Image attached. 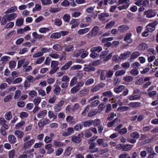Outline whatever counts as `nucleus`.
Returning a JSON list of instances; mask_svg holds the SVG:
<instances>
[{
    "instance_id": "13d9d810",
    "label": "nucleus",
    "mask_w": 158,
    "mask_h": 158,
    "mask_svg": "<svg viewBox=\"0 0 158 158\" xmlns=\"http://www.w3.org/2000/svg\"><path fill=\"white\" fill-rule=\"evenodd\" d=\"M130 73L132 75L135 76L139 74V71L137 69H133L131 71Z\"/></svg>"
},
{
    "instance_id": "052dcab7",
    "label": "nucleus",
    "mask_w": 158,
    "mask_h": 158,
    "mask_svg": "<svg viewBox=\"0 0 158 158\" xmlns=\"http://www.w3.org/2000/svg\"><path fill=\"white\" fill-rule=\"evenodd\" d=\"M69 5V3L68 1L65 0L61 4V5L64 7L68 6Z\"/></svg>"
},
{
    "instance_id": "cd10ccee",
    "label": "nucleus",
    "mask_w": 158,
    "mask_h": 158,
    "mask_svg": "<svg viewBox=\"0 0 158 158\" xmlns=\"http://www.w3.org/2000/svg\"><path fill=\"white\" fill-rule=\"evenodd\" d=\"M130 108L127 106H120L118 107L117 109V111L119 112H123L129 110Z\"/></svg>"
},
{
    "instance_id": "ea45409f",
    "label": "nucleus",
    "mask_w": 158,
    "mask_h": 158,
    "mask_svg": "<svg viewBox=\"0 0 158 158\" xmlns=\"http://www.w3.org/2000/svg\"><path fill=\"white\" fill-rule=\"evenodd\" d=\"M53 49L57 51H60L61 50V46L58 44H55L53 46Z\"/></svg>"
},
{
    "instance_id": "69168bd1",
    "label": "nucleus",
    "mask_w": 158,
    "mask_h": 158,
    "mask_svg": "<svg viewBox=\"0 0 158 158\" xmlns=\"http://www.w3.org/2000/svg\"><path fill=\"white\" fill-rule=\"evenodd\" d=\"M39 94L41 95L42 97H44L45 96L46 93L45 91L41 89L38 90Z\"/></svg>"
},
{
    "instance_id": "a211bd4d",
    "label": "nucleus",
    "mask_w": 158,
    "mask_h": 158,
    "mask_svg": "<svg viewBox=\"0 0 158 158\" xmlns=\"http://www.w3.org/2000/svg\"><path fill=\"white\" fill-rule=\"evenodd\" d=\"M124 89V86L123 85H119L116 87L114 89V91L117 93H119L121 92Z\"/></svg>"
},
{
    "instance_id": "ddd939ff",
    "label": "nucleus",
    "mask_w": 158,
    "mask_h": 158,
    "mask_svg": "<svg viewBox=\"0 0 158 158\" xmlns=\"http://www.w3.org/2000/svg\"><path fill=\"white\" fill-rule=\"evenodd\" d=\"M131 54V52L129 51H127L124 53L121 54L119 56V58L120 60H123L128 57Z\"/></svg>"
},
{
    "instance_id": "de8ad7c7",
    "label": "nucleus",
    "mask_w": 158,
    "mask_h": 158,
    "mask_svg": "<svg viewBox=\"0 0 158 158\" xmlns=\"http://www.w3.org/2000/svg\"><path fill=\"white\" fill-rule=\"evenodd\" d=\"M25 123V122L24 121H21V122L16 124L15 126V128L16 129H19Z\"/></svg>"
},
{
    "instance_id": "5701e85b",
    "label": "nucleus",
    "mask_w": 158,
    "mask_h": 158,
    "mask_svg": "<svg viewBox=\"0 0 158 158\" xmlns=\"http://www.w3.org/2000/svg\"><path fill=\"white\" fill-rule=\"evenodd\" d=\"M102 50V48L101 47L98 46L93 47L91 48V52H100Z\"/></svg>"
},
{
    "instance_id": "423d86ee",
    "label": "nucleus",
    "mask_w": 158,
    "mask_h": 158,
    "mask_svg": "<svg viewBox=\"0 0 158 158\" xmlns=\"http://www.w3.org/2000/svg\"><path fill=\"white\" fill-rule=\"evenodd\" d=\"M83 136L82 134H79L77 136H73L72 140L76 143H79L81 140V138Z\"/></svg>"
},
{
    "instance_id": "f704fd0d",
    "label": "nucleus",
    "mask_w": 158,
    "mask_h": 158,
    "mask_svg": "<svg viewBox=\"0 0 158 158\" xmlns=\"http://www.w3.org/2000/svg\"><path fill=\"white\" fill-rule=\"evenodd\" d=\"M80 108V106L78 103L74 104L72 107H71V110L73 112H75L78 110Z\"/></svg>"
},
{
    "instance_id": "c756f323",
    "label": "nucleus",
    "mask_w": 158,
    "mask_h": 158,
    "mask_svg": "<svg viewBox=\"0 0 158 158\" xmlns=\"http://www.w3.org/2000/svg\"><path fill=\"white\" fill-rule=\"evenodd\" d=\"M15 135L18 136V137L21 138L24 135L23 133L20 130H16L15 132Z\"/></svg>"
},
{
    "instance_id": "473e14b6",
    "label": "nucleus",
    "mask_w": 158,
    "mask_h": 158,
    "mask_svg": "<svg viewBox=\"0 0 158 158\" xmlns=\"http://www.w3.org/2000/svg\"><path fill=\"white\" fill-rule=\"evenodd\" d=\"M131 136L135 139L138 138L139 136V134L137 131H134L130 134Z\"/></svg>"
},
{
    "instance_id": "09e8293b",
    "label": "nucleus",
    "mask_w": 158,
    "mask_h": 158,
    "mask_svg": "<svg viewBox=\"0 0 158 158\" xmlns=\"http://www.w3.org/2000/svg\"><path fill=\"white\" fill-rule=\"evenodd\" d=\"M81 50H82L83 52H81V57L82 58H84L87 56L88 54V52L87 51H85L84 49H82Z\"/></svg>"
},
{
    "instance_id": "f257e3e1",
    "label": "nucleus",
    "mask_w": 158,
    "mask_h": 158,
    "mask_svg": "<svg viewBox=\"0 0 158 158\" xmlns=\"http://www.w3.org/2000/svg\"><path fill=\"white\" fill-rule=\"evenodd\" d=\"M130 0H119L118 3L120 4H124L122 6L118 7L119 10L127 9L129 6Z\"/></svg>"
},
{
    "instance_id": "dca6fc26",
    "label": "nucleus",
    "mask_w": 158,
    "mask_h": 158,
    "mask_svg": "<svg viewBox=\"0 0 158 158\" xmlns=\"http://www.w3.org/2000/svg\"><path fill=\"white\" fill-rule=\"evenodd\" d=\"M89 91L88 89H85L80 91L78 94L80 97L84 96L88 93Z\"/></svg>"
},
{
    "instance_id": "bb28decb",
    "label": "nucleus",
    "mask_w": 158,
    "mask_h": 158,
    "mask_svg": "<svg viewBox=\"0 0 158 158\" xmlns=\"http://www.w3.org/2000/svg\"><path fill=\"white\" fill-rule=\"evenodd\" d=\"M7 16H8L6 15L3 17L1 22V23L2 25H5L7 21H9L8 18Z\"/></svg>"
},
{
    "instance_id": "6ab92c4d",
    "label": "nucleus",
    "mask_w": 158,
    "mask_h": 158,
    "mask_svg": "<svg viewBox=\"0 0 158 158\" xmlns=\"http://www.w3.org/2000/svg\"><path fill=\"white\" fill-rule=\"evenodd\" d=\"M141 105V103L139 102H132L129 103L128 106L130 107L133 108H136L140 107Z\"/></svg>"
},
{
    "instance_id": "9d476101",
    "label": "nucleus",
    "mask_w": 158,
    "mask_h": 158,
    "mask_svg": "<svg viewBox=\"0 0 158 158\" xmlns=\"http://www.w3.org/2000/svg\"><path fill=\"white\" fill-rule=\"evenodd\" d=\"M84 70L86 72H91L95 70V68L91 66L90 64L84 65Z\"/></svg>"
},
{
    "instance_id": "2f4dec72",
    "label": "nucleus",
    "mask_w": 158,
    "mask_h": 158,
    "mask_svg": "<svg viewBox=\"0 0 158 158\" xmlns=\"http://www.w3.org/2000/svg\"><path fill=\"white\" fill-rule=\"evenodd\" d=\"M48 116L50 118H53L54 119H56L57 118V115L54 114L51 110L49 111L48 112Z\"/></svg>"
},
{
    "instance_id": "8fccbe9b",
    "label": "nucleus",
    "mask_w": 158,
    "mask_h": 158,
    "mask_svg": "<svg viewBox=\"0 0 158 158\" xmlns=\"http://www.w3.org/2000/svg\"><path fill=\"white\" fill-rule=\"evenodd\" d=\"M80 89L75 86L71 89L70 92L71 94H74L77 92Z\"/></svg>"
},
{
    "instance_id": "338daca9",
    "label": "nucleus",
    "mask_w": 158,
    "mask_h": 158,
    "mask_svg": "<svg viewBox=\"0 0 158 158\" xmlns=\"http://www.w3.org/2000/svg\"><path fill=\"white\" fill-rule=\"evenodd\" d=\"M25 61V59H23L20 60L18 61L17 68H20L22 66V64Z\"/></svg>"
},
{
    "instance_id": "79ce46f5",
    "label": "nucleus",
    "mask_w": 158,
    "mask_h": 158,
    "mask_svg": "<svg viewBox=\"0 0 158 158\" xmlns=\"http://www.w3.org/2000/svg\"><path fill=\"white\" fill-rule=\"evenodd\" d=\"M77 78L76 77H74L71 80L70 85V86H73L74 85L77 83Z\"/></svg>"
},
{
    "instance_id": "6e6d98bb",
    "label": "nucleus",
    "mask_w": 158,
    "mask_h": 158,
    "mask_svg": "<svg viewBox=\"0 0 158 158\" xmlns=\"http://www.w3.org/2000/svg\"><path fill=\"white\" fill-rule=\"evenodd\" d=\"M105 71L103 70H102L100 76V78L101 80H104L106 79V76H105Z\"/></svg>"
},
{
    "instance_id": "a18cd8bd",
    "label": "nucleus",
    "mask_w": 158,
    "mask_h": 158,
    "mask_svg": "<svg viewBox=\"0 0 158 158\" xmlns=\"http://www.w3.org/2000/svg\"><path fill=\"white\" fill-rule=\"evenodd\" d=\"M54 145L56 147H62L63 146V143L59 141L55 140L54 142Z\"/></svg>"
},
{
    "instance_id": "603ef678",
    "label": "nucleus",
    "mask_w": 158,
    "mask_h": 158,
    "mask_svg": "<svg viewBox=\"0 0 158 158\" xmlns=\"http://www.w3.org/2000/svg\"><path fill=\"white\" fill-rule=\"evenodd\" d=\"M15 151L12 150L9 152V158H14L15 156Z\"/></svg>"
},
{
    "instance_id": "4d7b16f0",
    "label": "nucleus",
    "mask_w": 158,
    "mask_h": 158,
    "mask_svg": "<svg viewBox=\"0 0 158 158\" xmlns=\"http://www.w3.org/2000/svg\"><path fill=\"white\" fill-rule=\"evenodd\" d=\"M21 94V91L19 90H17L14 96V98L15 99H18Z\"/></svg>"
},
{
    "instance_id": "7ed1b4c3",
    "label": "nucleus",
    "mask_w": 158,
    "mask_h": 158,
    "mask_svg": "<svg viewBox=\"0 0 158 158\" xmlns=\"http://www.w3.org/2000/svg\"><path fill=\"white\" fill-rule=\"evenodd\" d=\"M50 123V120L47 118H43L38 123L39 127L40 128Z\"/></svg>"
},
{
    "instance_id": "393cba45",
    "label": "nucleus",
    "mask_w": 158,
    "mask_h": 158,
    "mask_svg": "<svg viewBox=\"0 0 158 158\" xmlns=\"http://www.w3.org/2000/svg\"><path fill=\"white\" fill-rule=\"evenodd\" d=\"M9 19V21H11L16 18L17 14L13 13L10 14H7Z\"/></svg>"
},
{
    "instance_id": "a19ab883",
    "label": "nucleus",
    "mask_w": 158,
    "mask_h": 158,
    "mask_svg": "<svg viewBox=\"0 0 158 158\" xmlns=\"http://www.w3.org/2000/svg\"><path fill=\"white\" fill-rule=\"evenodd\" d=\"M140 55V53L138 52H133L131 55V58L133 59L137 58Z\"/></svg>"
},
{
    "instance_id": "bf43d9fd",
    "label": "nucleus",
    "mask_w": 158,
    "mask_h": 158,
    "mask_svg": "<svg viewBox=\"0 0 158 158\" xmlns=\"http://www.w3.org/2000/svg\"><path fill=\"white\" fill-rule=\"evenodd\" d=\"M63 149L62 148H58L56 151V156L60 155L63 152Z\"/></svg>"
},
{
    "instance_id": "1a4fd4ad",
    "label": "nucleus",
    "mask_w": 158,
    "mask_h": 158,
    "mask_svg": "<svg viewBox=\"0 0 158 158\" xmlns=\"http://www.w3.org/2000/svg\"><path fill=\"white\" fill-rule=\"evenodd\" d=\"M34 142L35 140L34 139H32L26 142L24 144L23 147L25 149L29 148L31 147Z\"/></svg>"
},
{
    "instance_id": "c85d7f7f",
    "label": "nucleus",
    "mask_w": 158,
    "mask_h": 158,
    "mask_svg": "<svg viewBox=\"0 0 158 158\" xmlns=\"http://www.w3.org/2000/svg\"><path fill=\"white\" fill-rule=\"evenodd\" d=\"M89 30V29L87 28L80 29L78 31V33L79 35H82L88 32Z\"/></svg>"
},
{
    "instance_id": "4c0bfd02",
    "label": "nucleus",
    "mask_w": 158,
    "mask_h": 158,
    "mask_svg": "<svg viewBox=\"0 0 158 158\" xmlns=\"http://www.w3.org/2000/svg\"><path fill=\"white\" fill-rule=\"evenodd\" d=\"M148 48L147 44L144 43L141 44L139 46V48L140 50H144Z\"/></svg>"
},
{
    "instance_id": "f3484780",
    "label": "nucleus",
    "mask_w": 158,
    "mask_h": 158,
    "mask_svg": "<svg viewBox=\"0 0 158 158\" xmlns=\"http://www.w3.org/2000/svg\"><path fill=\"white\" fill-rule=\"evenodd\" d=\"M8 140L9 142L11 144L15 143L16 141V137L13 135H10L8 136Z\"/></svg>"
},
{
    "instance_id": "2eb2a0df",
    "label": "nucleus",
    "mask_w": 158,
    "mask_h": 158,
    "mask_svg": "<svg viewBox=\"0 0 158 158\" xmlns=\"http://www.w3.org/2000/svg\"><path fill=\"white\" fill-rule=\"evenodd\" d=\"M133 147V145L128 144L123 145L122 151H128L131 150Z\"/></svg>"
},
{
    "instance_id": "4468645a",
    "label": "nucleus",
    "mask_w": 158,
    "mask_h": 158,
    "mask_svg": "<svg viewBox=\"0 0 158 158\" xmlns=\"http://www.w3.org/2000/svg\"><path fill=\"white\" fill-rule=\"evenodd\" d=\"M47 114V110H40L37 114V116L38 118H42L45 117Z\"/></svg>"
},
{
    "instance_id": "f8f14e48",
    "label": "nucleus",
    "mask_w": 158,
    "mask_h": 158,
    "mask_svg": "<svg viewBox=\"0 0 158 158\" xmlns=\"http://www.w3.org/2000/svg\"><path fill=\"white\" fill-rule=\"evenodd\" d=\"M156 13L153 11V10H147L145 12V15L148 18H151L155 16Z\"/></svg>"
},
{
    "instance_id": "7c9ffc66",
    "label": "nucleus",
    "mask_w": 158,
    "mask_h": 158,
    "mask_svg": "<svg viewBox=\"0 0 158 158\" xmlns=\"http://www.w3.org/2000/svg\"><path fill=\"white\" fill-rule=\"evenodd\" d=\"M59 64V62L56 61H52L51 62V66L52 68L59 69V68L58 66Z\"/></svg>"
},
{
    "instance_id": "20e7f679",
    "label": "nucleus",
    "mask_w": 158,
    "mask_h": 158,
    "mask_svg": "<svg viewBox=\"0 0 158 158\" xmlns=\"http://www.w3.org/2000/svg\"><path fill=\"white\" fill-rule=\"evenodd\" d=\"M96 146L95 143H93L89 145V152L91 153H93L97 152L98 151V148H95Z\"/></svg>"
},
{
    "instance_id": "412c9836",
    "label": "nucleus",
    "mask_w": 158,
    "mask_h": 158,
    "mask_svg": "<svg viewBox=\"0 0 158 158\" xmlns=\"http://www.w3.org/2000/svg\"><path fill=\"white\" fill-rule=\"evenodd\" d=\"M140 98V96L137 95H133L129 96L128 99L130 100H134L139 99Z\"/></svg>"
},
{
    "instance_id": "39448f33",
    "label": "nucleus",
    "mask_w": 158,
    "mask_h": 158,
    "mask_svg": "<svg viewBox=\"0 0 158 158\" xmlns=\"http://www.w3.org/2000/svg\"><path fill=\"white\" fill-rule=\"evenodd\" d=\"M74 132L73 128L69 127L67 129V131H64L62 133V136L65 137L70 135Z\"/></svg>"
},
{
    "instance_id": "e2e57ef3",
    "label": "nucleus",
    "mask_w": 158,
    "mask_h": 158,
    "mask_svg": "<svg viewBox=\"0 0 158 158\" xmlns=\"http://www.w3.org/2000/svg\"><path fill=\"white\" fill-rule=\"evenodd\" d=\"M92 121H88L83 123V125L85 127H89L93 124Z\"/></svg>"
},
{
    "instance_id": "774afa93",
    "label": "nucleus",
    "mask_w": 158,
    "mask_h": 158,
    "mask_svg": "<svg viewBox=\"0 0 158 158\" xmlns=\"http://www.w3.org/2000/svg\"><path fill=\"white\" fill-rule=\"evenodd\" d=\"M73 149L72 147H69L65 151V154L67 156H69L71 153V151Z\"/></svg>"
},
{
    "instance_id": "4be33fe9",
    "label": "nucleus",
    "mask_w": 158,
    "mask_h": 158,
    "mask_svg": "<svg viewBox=\"0 0 158 158\" xmlns=\"http://www.w3.org/2000/svg\"><path fill=\"white\" fill-rule=\"evenodd\" d=\"M72 63V62L71 61H69L68 62L62 66L61 68V70H65L67 69L71 65Z\"/></svg>"
},
{
    "instance_id": "0eeeda50",
    "label": "nucleus",
    "mask_w": 158,
    "mask_h": 158,
    "mask_svg": "<svg viewBox=\"0 0 158 158\" xmlns=\"http://www.w3.org/2000/svg\"><path fill=\"white\" fill-rule=\"evenodd\" d=\"M132 35V34L130 33L126 34L124 37V41L129 43H132L133 41V40L131 38Z\"/></svg>"
},
{
    "instance_id": "9b49d317",
    "label": "nucleus",
    "mask_w": 158,
    "mask_h": 158,
    "mask_svg": "<svg viewBox=\"0 0 158 158\" xmlns=\"http://www.w3.org/2000/svg\"><path fill=\"white\" fill-rule=\"evenodd\" d=\"M105 139H98L97 141L98 144L103 147H106L108 145L107 143L104 142Z\"/></svg>"
},
{
    "instance_id": "b1692460",
    "label": "nucleus",
    "mask_w": 158,
    "mask_h": 158,
    "mask_svg": "<svg viewBox=\"0 0 158 158\" xmlns=\"http://www.w3.org/2000/svg\"><path fill=\"white\" fill-rule=\"evenodd\" d=\"M40 77L37 76L34 79L33 77L31 75H28L27 77V79L29 81L30 83H33L34 82V80L39 79Z\"/></svg>"
},
{
    "instance_id": "864d4df0",
    "label": "nucleus",
    "mask_w": 158,
    "mask_h": 158,
    "mask_svg": "<svg viewBox=\"0 0 158 158\" xmlns=\"http://www.w3.org/2000/svg\"><path fill=\"white\" fill-rule=\"evenodd\" d=\"M10 59L9 56H4L2 57L1 59V60L2 62L3 63H5Z\"/></svg>"
},
{
    "instance_id": "a878e982",
    "label": "nucleus",
    "mask_w": 158,
    "mask_h": 158,
    "mask_svg": "<svg viewBox=\"0 0 158 158\" xmlns=\"http://www.w3.org/2000/svg\"><path fill=\"white\" fill-rule=\"evenodd\" d=\"M23 19L21 17L18 19L16 21V25L20 27L23 24Z\"/></svg>"
},
{
    "instance_id": "5fc2aeb1",
    "label": "nucleus",
    "mask_w": 158,
    "mask_h": 158,
    "mask_svg": "<svg viewBox=\"0 0 158 158\" xmlns=\"http://www.w3.org/2000/svg\"><path fill=\"white\" fill-rule=\"evenodd\" d=\"M116 116V114H114L113 112H111L108 116L107 119L108 120H111L114 118V116Z\"/></svg>"
},
{
    "instance_id": "c9c22d12",
    "label": "nucleus",
    "mask_w": 158,
    "mask_h": 158,
    "mask_svg": "<svg viewBox=\"0 0 158 158\" xmlns=\"http://www.w3.org/2000/svg\"><path fill=\"white\" fill-rule=\"evenodd\" d=\"M109 15L108 13H102L99 15V19L100 20H103L106 17L109 16Z\"/></svg>"
},
{
    "instance_id": "0e129e2a",
    "label": "nucleus",
    "mask_w": 158,
    "mask_h": 158,
    "mask_svg": "<svg viewBox=\"0 0 158 158\" xmlns=\"http://www.w3.org/2000/svg\"><path fill=\"white\" fill-rule=\"evenodd\" d=\"M12 118L11 112L10 111L7 112L5 115V118L6 120H10Z\"/></svg>"
},
{
    "instance_id": "72a5a7b5",
    "label": "nucleus",
    "mask_w": 158,
    "mask_h": 158,
    "mask_svg": "<svg viewBox=\"0 0 158 158\" xmlns=\"http://www.w3.org/2000/svg\"><path fill=\"white\" fill-rule=\"evenodd\" d=\"M126 73V71L124 70H118L116 72L115 75L116 76H120L124 75Z\"/></svg>"
},
{
    "instance_id": "c03bdc74",
    "label": "nucleus",
    "mask_w": 158,
    "mask_h": 158,
    "mask_svg": "<svg viewBox=\"0 0 158 158\" xmlns=\"http://www.w3.org/2000/svg\"><path fill=\"white\" fill-rule=\"evenodd\" d=\"M60 88L58 85H56L55 89L54 90V92L56 95H58L60 93Z\"/></svg>"
},
{
    "instance_id": "6e6552de",
    "label": "nucleus",
    "mask_w": 158,
    "mask_h": 158,
    "mask_svg": "<svg viewBox=\"0 0 158 158\" xmlns=\"http://www.w3.org/2000/svg\"><path fill=\"white\" fill-rule=\"evenodd\" d=\"M118 27V32L121 33H123L128 30L129 29V27L125 25H121Z\"/></svg>"
},
{
    "instance_id": "3c124183",
    "label": "nucleus",
    "mask_w": 158,
    "mask_h": 158,
    "mask_svg": "<svg viewBox=\"0 0 158 158\" xmlns=\"http://www.w3.org/2000/svg\"><path fill=\"white\" fill-rule=\"evenodd\" d=\"M45 57L44 56L41 57L39 58L35 62L36 64H40L42 63L44 60Z\"/></svg>"
},
{
    "instance_id": "680f3d73",
    "label": "nucleus",
    "mask_w": 158,
    "mask_h": 158,
    "mask_svg": "<svg viewBox=\"0 0 158 158\" xmlns=\"http://www.w3.org/2000/svg\"><path fill=\"white\" fill-rule=\"evenodd\" d=\"M102 95L104 96H108L110 97H111L113 95L112 93L110 91L104 92L102 93Z\"/></svg>"
},
{
    "instance_id": "e433bc0d",
    "label": "nucleus",
    "mask_w": 158,
    "mask_h": 158,
    "mask_svg": "<svg viewBox=\"0 0 158 158\" xmlns=\"http://www.w3.org/2000/svg\"><path fill=\"white\" fill-rule=\"evenodd\" d=\"M50 37L52 39H58L60 37V34L59 33H54L51 35Z\"/></svg>"
},
{
    "instance_id": "49530a36",
    "label": "nucleus",
    "mask_w": 158,
    "mask_h": 158,
    "mask_svg": "<svg viewBox=\"0 0 158 158\" xmlns=\"http://www.w3.org/2000/svg\"><path fill=\"white\" fill-rule=\"evenodd\" d=\"M115 23V21H114L110 22L107 24L106 26V28L107 29H109L110 28L114 25Z\"/></svg>"
},
{
    "instance_id": "f03ea898",
    "label": "nucleus",
    "mask_w": 158,
    "mask_h": 158,
    "mask_svg": "<svg viewBox=\"0 0 158 158\" xmlns=\"http://www.w3.org/2000/svg\"><path fill=\"white\" fill-rule=\"evenodd\" d=\"M158 23V22L155 21L152 22L146 26V30L148 32H151L155 29V26Z\"/></svg>"
},
{
    "instance_id": "58836bf2",
    "label": "nucleus",
    "mask_w": 158,
    "mask_h": 158,
    "mask_svg": "<svg viewBox=\"0 0 158 158\" xmlns=\"http://www.w3.org/2000/svg\"><path fill=\"white\" fill-rule=\"evenodd\" d=\"M94 80L93 78H90L87 79L85 83L86 85H88L93 84L94 82Z\"/></svg>"
},
{
    "instance_id": "37998d69",
    "label": "nucleus",
    "mask_w": 158,
    "mask_h": 158,
    "mask_svg": "<svg viewBox=\"0 0 158 158\" xmlns=\"http://www.w3.org/2000/svg\"><path fill=\"white\" fill-rule=\"evenodd\" d=\"M41 101V98L39 97H37L35 98L33 102L35 105L38 106Z\"/></svg>"
},
{
    "instance_id": "aec40b11",
    "label": "nucleus",
    "mask_w": 158,
    "mask_h": 158,
    "mask_svg": "<svg viewBox=\"0 0 158 158\" xmlns=\"http://www.w3.org/2000/svg\"><path fill=\"white\" fill-rule=\"evenodd\" d=\"M63 47L65 48L64 51L67 52H71L73 50V46L71 45L67 46L65 44H64Z\"/></svg>"
}]
</instances>
